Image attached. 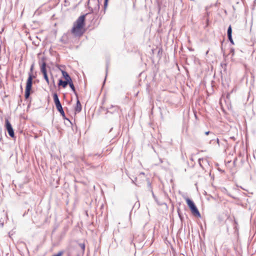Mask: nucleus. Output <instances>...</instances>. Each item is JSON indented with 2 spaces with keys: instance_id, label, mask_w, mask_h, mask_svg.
Wrapping results in <instances>:
<instances>
[{
  "instance_id": "8",
  "label": "nucleus",
  "mask_w": 256,
  "mask_h": 256,
  "mask_svg": "<svg viewBox=\"0 0 256 256\" xmlns=\"http://www.w3.org/2000/svg\"><path fill=\"white\" fill-rule=\"evenodd\" d=\"M62 76L65 78L66 80H67L68 82L71 81L72 78L68 74V73L64 70H62Z\"/></svg>"
},
{
  "instance_id": "15",
  "label": "nucleus",
  "mask_w": 256,
  "mask_h": 256,
  "mask_svg": "<svg viewBox=\"0 0 256 256\" xmlns=\"http://www.w3.org/2000/svg\"><path fill=\"white\" fill-rule=\"evenodd\" d=\"M44 80H46L47 84H49V80L47 74H44Z\"/></svg>"
},
{
  "instance_id": "22",
  "label": "nucleus",
  "mask_w": 256,
  "mask_h": 256,
  "mask_svg": "<svg viewBox=\"0 0 256 256\" xmlns=\"http://www.w3.org/2000/svg\"><path fill=\"white\" fill-rule=\"evenodd\" d=\"M216 142H217L218 144V145H220V144H219V139H218V138H216Z\"/></svg>"
},
{
  "instance_id": "4",
  "label": "nucleus",
  "mask_w": 256,
  "mask_h": 256,
  "mask_svg": "<svg viewBox=\"0 0 256 256\" xmlns=\"http://www.w3.org/2000/svg\"><path fill=\"white\" fill-rule=\"evenodd\" d=\"M6 126L10 136L12 138H14V132L8 120H6Z\"/></svg>"
},
{
  "instance_id": "20",
  "label": "nucleus",
  "mask_w": 256,
  "mask_h": 256,
  "mask_svg": "<svg viewBox=\"0 0 256 256\" xmlns=\"http://www.w3.org/2000/svg\"><path fill=\"white\" fill-rule=\"evenodd\" d=\"M230 52L232 53V55H233V54H234V49L232 48V49L230 50Z\"/></svg>"
},
{
  "instance_id": "5",
  "label": "nucleus",
  "mask_w": 256,
  "mask_h": 256,
  "mask_svg": "<svg viewBox=\"0 0 256 256\" xmlns=\"http://www.w3.org/2000/svg\"><path fill=\"white\" fill-rule=\"evenodd\" d=\"M57 110L60 112L62 116L64 118L65 117L64 112L62 109V106L60 103L55 104Z\"/></svg>"
},
{
  "instance_id": "11",
  "label": "nucleus",
  "mask_w": 256,
  "mask_h": 256,
  "mask_svg": "<svg viewBox=\"0 0 256 256\" xmlns=\"http://www.w3.org/2000/svg\"><path fill=\"white\" fill-rule=\"evenodd\" d=\"M54 100L55 104L60 103L59 98H58V94L56 93H54L53 94Z\"/></svg>"
},
{
  "instance_id": "9",
  "label": "nucleus",
  "mask_w": 256,
  "mask_h": 256,
  "mask_svg": "<svg viewBox=\"0 0 256 256\" xmlns=\"http://www.w3.org/2000/svg\"><path fill=\"white\" fill-rule=\"evenodd\" d=\"M40 70L43 74V75L44 74H47L46 70V63L44 62L40 66Z\"/></svg>"
},
{
  "instance_id": "24",
  "label": "nucleus",
  "mask_w": 256,
  "mask_h": 256,
  "mask_svg": "<svg viewBox=\"0 0 256 256\" xmlns=\"http://www.w3.org/2000/svg\"><path fill=\"white\" fill-rule=\"evenodd\" d=\"M141 174H144V172H142Z\"/></svg>"
},
{
  "instance_id": "12",
  "label": "nucleus",
  "mask_w": 256,
  "mask_h": 256,
  "mask_svg": "<svg viewBox=\"0 0 256 256\" xmlns=\"http://www.w3.org/2000/svg\"><path fill=\"white\" fill-rule=\"evenodd\" d=\"M69 82L67 80L63 81L62 80H59L58 85L59 86H62L64 88H66V86L68 84Z\"/></svg>"
},
{
  "instance_id": "18",
  "label": "nucleus",
  "mask_w": 256,
  "mask_h": 256,
  "mask_svg": "<svg viewBox=\"0 0 256 256\" xmlns=\"http://www.w3.org/2000/svg\"><path fill=\"white\" fill-rule=\"evenodd\" d=\"M205 134H206V135H208V134H210L212 136H214V134L212 132H209V131L206 132H205ZM212 137H213V136H212Z\"/></svg>"
},
{
  "instance_id": "25",
  "label": "nucleus",
  "mask_w": 256,
  "mask_h": 256,
  "mask_svg": "<svg viewBox=\"0 0 256 256\" xmlns=\"http://www.w3.org/2000/svg\"><path fill=\"white\" fill-rule=\"evenodd\" d=\"M132 182H133V183H135V182H134V180H132Z\"/></svg>"
},
{
  "instance_id": "21",
  "label": "nucleus",
  "mask_w": 256,
  "mask_h": 256,
  "mask_svg": "<svg viewBox=\"0 0 256 256\" xmlns=\"http://www.w3.org/2000/svg\"><path fill=\"white\" fill-rule=\"evenodd\" d=\"M107 2H108V0H105V2H104L105 6H106L107 5Z\"/></svg>"
},
{
  "instance_id": "3",
  "label": "nucleus",
  "mask_w": 256,
  "mask_h": 256,
  "mask_svg": "<svg viewBox=\"0 0 256 256\" xmlns=\"http://www.w3.org/2000/svg\"><path fill=\"white\" fill-rule=\"evenodd\" d=\"M186 200L187 204L190 208L192 213L194 214L195 216H196L198 217H200V213L199 211L198 210L197 208L195 206L194 202L188 198H186Z\"/></svg>"
},
{
  "instance_id": "16",
  "label": "nucleus",
  "mask_w": 256,
  "mask_h": 256,
  "mask_svg": "<svg viewBox=\"0 0 256 256\" xmlns=\"http://www.w3.org/2000/svg\"><path fill=\"white\" fill-rule=\"evenodd\" d=\"M80 247L82 249V250L83 251L84 250V248H85V245L84 244H80Z\"/></svg>"
},
{
  "instance_id": "13",
  "label": "nucleus",
  "mask_w": 256,
  "mask_h": 256,
  "mask_svg": "<svg viewBox=\"0 0 256 256\" xmlns=\"http://www.w3.org/2000/svg\"><path fill=\"white\" fill-rule=\"evenodd\" d=\"M232 34V30L230 26H229L228 30V36H231Z\"/></svg>"
},
{
  "instance_id": "7",
  "label": "nucleus",
  "mask_w": 256,
  "mask_h": 256,
  "mask_svg": "<svg viewBox=\"0 0 256 256\" xmlns=\"http://www.w3.org/2000/svg\"><path fill=\"white\" fill-rule=\"evenodd\" d=\"M76 98H77V101H76V106L74 110H75L76 112L78 113L82 110V106H81L80 100L78 99V97Z\"/></svg>"
},
{
  "instance_id": "14",
  "label": "nucleus",
  "mask_w": 256,
  "mask_h": 256,
  "mask_svg": "<svg viewBox=\"0 0 256 256\" xmlns=\"http://www.w3.org/2000/svg\"><path fill=\"white\" fill-rule=\"evenodd\" d=\"M112 108H114V111H118V110L119 109L118 106H112V105L110 106V107L109 108V109H110Z\"/></svg>"
},
{
  "instance_id": "6",
  "label": "nucleus",
  "mask_w": 256,
  "mask_h": 256,
  "mask_svg": "<svg viewBox=\"0 0 256 256\" xmlns=\"http://www.w3.org/2000/svg\"><path fill=\"white\" fill-rule=\"evenodd\" d=\"M198 163L202 168H204V166H206L208 164V161L204 158H199Z\"/></svg>"
},
{
  "instance_id": "2",
  "label": "nucleus",
  "mask_w": 256,
  "mask_h": 256,
  "mask_svg": "<svg viewBox=\"0 0 256 256\" xmlns=\"http://www.w3.org/2000/svg\"><path fill=\"white\" fill-rule=\"evenodd\" d=\"M34 64H32L30 68V72L28 73V77L26 81V85L25 91V97L28 98L30 95V91L32 89V81L33 78L32 71L34 69Z\"/></svg>"
},
{
  "instance_id": "1",
  "label": "nucleus",
  "mask_w": 256,
  "mask_h": 256,
  "mask_svg": "<svg viewBox=\"0 0 256 256\" xmlns=\"http://www.w3.org/2000/svg\"><path fill=\"white\" fill-rule=\"evenodd\" d=\"M86 15L80 16L74 23L71 32L76 36H80L84 32Z\"/></svg>"
},
{
  "instance_id": "23",
  "label": "nucleus",
  "mask_w": 256,
  "mask_h": 256,
  "mask_svg": "<svg viewBox=\"0 0 256 256\" xmlns=\"http://www.w3.org/2000/svg\"><path fill=\"white\" fill-rule=\"evenodd\" d=\"M107 73H108V70L106 69V76L107 75Z\"/></svg>"
},
{
  "instance_id": "10",
  "label": "nucleus",
  "mask_w": 256,
  "mask_h": 256,
  "mask_svg": "<svg viewBox=\"0 0 256 256\" xmlns=\"http://www.w3.org/2000/svg\"><path fill=\"white\" fill-rule=\"evenodd\" d=\"M68 84H69L70 88H71V89L74 92V93L76 96V98H78V94L76 91V90H75V88H74V86L72 83V80L71 81H70L68 83Z\"/></svg>"
},
{
  "instance_id": "19",
  "label": "nucleus",
  "mask_w": 256,
  "mask_h": 256,
  "mask_svg": "<svg viewBox=\"0 0 256 256\" xmlns=\"http://www.w3.org/2000/svg\"><path fill=\"white\" fill-rule=\"evenodd\" d=\"M62 254V252H58L56 254H55L53 256H61Z\"/></svg>"
},
{
  "instance_id": "17",
  "label": "nucleus",
  "mask_w": 256,
  "mask_h": 256,
  "mask_svg": "<svg viewBox=\"0 0 256 256\" xmlns=\"http://www.w3.org/2000/svg\"><path fill=\"white\" fill-rule=\"evenodd\" d=\"M228 40H229L230 41V42L232 44H234V41L232 40V36H228Z\"/></svg>"
}]
</instances>
